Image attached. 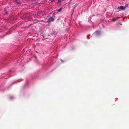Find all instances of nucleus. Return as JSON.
I'll use <instances>...</instances> for the list:
<instances>
[{
  "mask_svg": "<svg viewBox=\"0 0 129 129\" xmlns=\"http://www.w3.org/2000/svg\"><path fill=\"white\" fill-rule=\"evenodd\" d=\"M15 82H13V84L14 83H15Z\"/></svg>",
  "mask_w": 129,
  "mask_h": 129,
  "instance_id": "1a4fd4ad",
  "label": "nucleus"
},
{
  "mask_svg": "<svg viewBox=\"0 0 129 129\" xmlns=\"http://www.w3.org/2000/svg\"><path fill=\"white\" fill-rule=\"evenodd\" d=\"M15 2H16V3L18 4H19L20 3V2L19 1H18L17 0H14Z\"/></svg>",
  "mask_w": 129,
  "mask_h": 129,
  "instance_id": "7ed1b4c3",
  "label": "nucleus"
},
{
  "mask_svg": "<svg viewBox=\"0 0 129 129\" xmlns=\"http://www.w3.org/2000/svg\"><path fill=\"white\" fill-rule=\"evenodd\" d=\"M95 33L96 34V35H98V34H99V31H97Z\"/></svg>",
  "mask_w": 129,
  "mask_h": 129,
  "instance_id": "423d86ee",
  "label": "nucleus"
},
{
  "mask_svg": "<svg viewBox=\"0 0 129 129\" xmlns=\"http://www.w3.org/2000/svg\"><path fill=\"white\" fill-rule=\"evenodd\" d=\"M59 1H60V0H58V2H59Z\"/></svg>",
  "mask_w": 129,
  "mask_h": 129,
  "instance_id": "9d476101",
  "label": "nucleus"
},
{
  "mask_svg": "<svg viewBox=\"0 0 129 129\" xmlns=\"http://www.w3.org/2000/svg\"><path fill=\"white\" fill-rule=\"evenodd\" d=\"M62 8H60L59 9H58L57 10V11L58 12H59L60 11H61L62 10Z\"/></svg>",
  "mask_w": 129,
  "mask_h": 129,
  "instance_id": "20e7f679",
  "label": "nucleus"
},
{
  "mask_svg": "<svg viewBox=\"0 0 129 129\" xmlns=\"http://www.w3.org/2000/svg\"><path fill=\"white\" fill-rule=\"evenodd\" d=\"M50 1H53L54 0H49Z\"/></svg>",
  "mask_w": 129,
  "mask_h": 129,
  "instance_id": "6e6552de",
  "label": "nucleus"
},
{
  "mask_svg": "<svg viewBox=\"0 0 129 129\" xmlns=\"http://www.w3.org/2000/svg\"><path fill=\"white\" fill-rule=\"evenodd\" d=\"M54 18L53 17H50L48 19V20L47 21V22L48 23H49L51 21H54Z\"/></svg>",
  "mask_w": 129,
  "mask_h": 129,
  "instance_id": "f257e3e1",
  "label": "nucleus"
},
{
  "mask_svg": "<svg viewBox=\"0 0 129 129\" xmlns=\"http://www.w3.org/2000/svg\"><path fill=\"white\" fill-rule=\"evenodd\" d=\"M89 36V35H88L87 36V38L88 39H89V38L88 37Z\"/></svg>",
  "mask_w": 129,
  "mask_h": 129,
  "instance_id": "0eeeda50",
  "label": "nucleus"
},
{
  "mask_svg": "<svg viewBox=\"0 0 129 129\" xmlns=\"http://www.w3.org/2000/svg\"><path fill=\"white\" fill-rule=\"evenodd\" d=\"M59 19H58L57 20H59Z\"/></svg>",
  "mask_w": 129,
  "mask_h": 129,
  "instance_id": "9b49d317",
  "label": "nucleus"
},
{
  "mask_svg": "<svg viewBox=\"0 0 129 129\" xmlns=\"http://www.w3.org/2000/svg\"><path fill=\"white\" fill-rule=\"evenodd\" d=\"M128 4H126L125 6L124 7V8H125V9L127 7H128Z\"/></svg>",
  "mask_w": 129,
  "mask_h": 129,
  "instance_id": "39448f33",
  "label": "nucleus"
},
{
  "mask_svg": "<svg viewBox=\"0 0 129 129\" xmlns=\"http://www.w3.org/2000/svg\"><path fill=\"white\" fill-rule=\"evenodd\" d=\"M118 9L119 10H124L125 9V8L124 7L122 6H121L120 7H118Z\"/></svg>",
  "mask_w": 129,
  "mask_h": 129,
  "instance_id": "f03ea898",
  "label": "nucleus"
}]
</instances>
